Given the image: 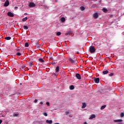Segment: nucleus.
Here are the masks:
<instances>
[{"mask_svg":"<svg viewBox=\"0 0 124 124\" xmlns=\"http://www.w3.org/2000/svg\"><path fill=\"white\" fill-rule=\"evenodd\" d=\"M80 9L81 11H84V10H85V7H84L83 6H81L80 7Z\"/></svg>","mask_w":124,"mask_h":124,"instance_id":"obj_22","label":"nucleus"},{"mask_svg":"<svg viewBox=\"0 0 124 124\" xmlns=\"http://www.w3.org/2000/svg\"><path fill=\"white\" fill-rule=\"evenodd\" d=\"M25 46L26 47H28L29 46V43H26L25 45Z\"/></svg>","mask_w":124,"mask_h":124,"instance_id":"obj_30","label":"nucleus"},{"mask_svg":"<svg viewBox=\"0 0 124 124\" xmlns=\"http://www.w3.org/2000/svg\"><path fill=\"white\" fill-rule=\"evenodd\" d=\"M36 6L35 3L33 2H30L29 5V7H35Z\"/></svg>","mask_w":124,"mask_h":124,"instance_id":"obj_2","label":"nucleus"},{"mask_svg":"<svg viewBox=\"0 0 124 124\" xmlns=\"http://www.w3.org/2000/svg\"><path fill=\"white\" fill-rule=\"evenodd\" d=\"M1 123H2V120H0V124H1Z\"/></svg>","mask_w":124,"mask_h":124,"instance_id":"obj_39","label":"nucleus"},{"mask_svg":"<svg viewBox=\"0 0 124 124\" xmlns=\"http://www.w3.org/2000/svg\"><path fill=\"white\" fill-rule=\"evenodd\" d=\"M108 73H109V71L108 70H106V71H103V74H104V75H105L106 74H108Z\"/></svg>","mask_w":124,"mask_h":124,"instance_id":"obj_13","label":"nucleus"},{"mask_svg":"<svg viewBox=\"0 0 124 124\" xmlns=\"http://www.w3.org/2000/svg\"><path fill=\"white\" fill-rule=\"evenodd\" d=\"M77 54H80V53L79 52V51H77Z\"/></svg>","mask_w":124,"mask_h":124,"instance_id":"obj_41","label":"nucleus"},{"mask_svg":"<svg viewBox=\"0 0 124 124\" xmlns=\"http://www.w3.org/2000/svg\"><path fill=\"white\" fill-rule=\"evenodd\" d=\"M68 114H69V111H66L65 112V115H68Z\"/></svg>","mask_w":124,"mask_h":124,"instance_id":"obj_34","label":"nucleus"},{"mask_svg":"<svg viewBox=\"0 0 124 124\" xmlns=\"http://www.w3.org/2000/svg\"><path fill=\"white\" fill-rule=\"evenodd\" d=\"M23 29H24V30H26V31L28 30L29 29V27H28V26L24 25L23 26Z\"/></svg>","mask_w":124,"mask_h":124,"instance_id":"obj_18","label":"nucleus"},{"mask_svg":"<svg viewBox=\"0 0 124 124\" xmlns=\"http://www.w3.org/2000/svg\"><path fill=\"white\" fill-rule=\"evenodd\" d=\"M8 16H9V17H14V14H13L12 13L9 12L7 13Z\"/></svg>","mask_w":124,"mask_h":124,"instance_id":"obj_5","label":"nucleus"},{"mask_svg":"<svg viewBox=\"0 0 124 124\" xmlns=\"http://www.w3.org/2000/svg\"><path fill=\"white\" fill-rule=\"evenodd\" d=\"M113 75H114V73H111L110 74H109V76L111 77V76H113Z\"/></svg>","mask_w":124,"mask_h":124,"instance_id":"obj_33","label":"nucleus"},{"mask_svg":"<svg viewBox=\"0 0 124 124\" xmlns=\"http://www.w3.org/2000/svg\"><path fill=\"white\" fill-rule=\"evenodd\" d=\"M46 124H52V123H53V121L47 120H46Z\"/></svg>","mask_w":124,"mask_h":124,"instance_id":"obj_11","label":"nucleus"},{"mask_svg":"<svg viewBox=\"0 0 124 124\" xmlns=\"http://www.w3.org/2000/svg\"><path fill=\"white\" fill-rule=\"evenodd\" d=\"M76 77L78 79V80H81V75L79 74H76Z\"/></svg>","mask_w":124,"mask_h":124,"instance_id":"obj_6","label":"nucleus"},{"mask_svg":"<svg viewBox=\"0 0 124 124\" xmlns=\"http://www.w3.org/2000/svg\"><path fill=\"white\" fill-rule=\"evenodd\" d=\"M95 48L93 46H90L89 48V51L90 53H94L95 52Z\"/></svg>","mask_w":124,"mask_h":124,"instance_id":"obj_1","label":"nucleus"},{"mask_svg":"<svg viewBox=\"0 0 124 124\" xmlns=\"http://www.w3.org/2000/svg\"><path fill=\"white\" fill-rule=\"evenodd\" d=\"M40 104H41L42 105L43 104V102H40Z\"/></svg>","mask_w":124,"mask_h":124,"instance_id":"obj_38","label":"nucleus"},{"mask_svg":"<svg viewBox=\"0 0 124 124\" xmlns=\"http://www.w3.org/2000/svg\"><path fill=\"white\" fill-rule=\"evenodd\" d=\"M69 61L72 63H74L75 61L73 60V59H72V58H70Z\"/></svg>","mask_w":124,"mask_h":124,"instance_id":"obj_20","label":"nucleus"},{"mask_svg":"<svg viewBox=\"0 0 124 124\" xmlns=\"http://www.w3.org/2000/svg\"><path fill=\"white\" fill-rule=\"evenodd\" d=\"M93 18H94V19H97V18H98V14H97V13H95L93 15Z\"/></svg>","mask_w":124,"mask_h":124,"instance_id":"obj_3","label":"nucleus"},{"mask_svg":"<svg viewBox=\"0 0 124 124\" xmlns=\"http://www.w3.org/2000/svg\"><path fill=\"white\" fill-rule=\"evenodd\" d=\"M17 8V7H15V9H16Z\"/></svg>","mask_w":124,"mask_h":124,"instance_id":"obj_42","label":"nucleus"},{"mask_svg":"<svg viewBox=\"0 0 124 124\" xmlns=\"http://www.w3.org/2000/svg\"><path fill=\"white\" fill-rule=\"evenodd\" d=\"M87 107V104L86 103H82V106L81 107L82 109H84Z\"/></svg>","mask_w":124,"mask_h":124,"instance_id":"obj_8","label":"nucleus"},{"mask_svg":"<svg viewBox=\"0 0 124 124\" xmlns=\"http://www.w3.org/2000/svg\"><path fill=\"white\" fill-rule=\"evenodd\" d=\"M69 89L71 91H72V90H74V85H71L69 86Z\"/></svg>","mask_w":124,"mask_h":124,"instance_id":"obj_15","label":"nucleus"},{"mask_svg":"<svg viewBox=\"0 0 124 124\" xmlns=\"http://www.w3.org/2000/svg\"><path fill=\"white\" fill-rule=\"evenodd\" d=\"M39 62H44V60H43L42 58H39Z\"/></svg>","mask_w":124,"mask_h":124,"instance_id":"obj_19","label":"nucleus"},{"mask_svg":"<svg viewBox=\"0 0 124 124\" xmlns=\"http://www.w3.org/2000/svg\"><path fill=\"white\" fill-rule=\"evenodd\" d=\"M93 81L96 83V84H98V83H99V78H95L93 79Z\"/></svg>","mask_w":124,"mask_h":124,"instance_id":"obj_4","label":"nucleus"},{"mask_svg":"<svg viewBox=\"0 0 124 124\" xmlns=\"http://www.w3.org/2000/svg\"><path fill=\"white\" fill-rule=\"evenodd\" d=\"M44 116H45V117H47L48 116V114L46 112H44L43 113Z\"/></svg>","mask_w":124,"mask_h":124,"instance_id":"obj_29","label":"nucleus"},{"mask_svg":"<svg viewBox=\"0 0 124 124\" xmlns=\"http://www.w3.org/2000/svg\"><path fill=\"white\" fill-rule=\"evenodd\" d=\"M18 115H19L18 113H15L14 114L13 116L14 117H18Z\"/></svg>","mask_w":124,"mask_h":124,"instance_id":"obj_27","label":"nucleus"},{"mask_svg":"<svg viewBox=\"0 0 124 124\" xmlns=\"http://www.w3.org/2000/svg\"><path fill=\"white\" fill-rule=\"evenodd\" d=\"M20 85H22V83H20Z\"/></svg>","mask_w":124,"mask_h":124,"instance_id":"obj_44","label":"nucleus"},{"mask_svg":"<svg viewBox=\"0 0 124 124\" xmlns=\"http://www.w3.org/2000/svg\"><path fill=\"white\" fill-rule=\"evenodd\" d=\"M25 67H26L25 66H22V69H24Z\"/></svg>","mask_w":124,"mask_h":124,"instance_id":"obj_37","label":"nucleus"},{"mask_svg":"<svg viewBox=\"0 0 124 124\" xmlns=\"http://www.w3.org/2000/svg\"><path fill=\"white\" fill-rule=\"evenodd\" d=\"M34 103H36V102H37V99H35V100L34 101Z\"/></svg>","mask_w":124,"mask_h":124,"instance_id":"obj_35","label":"nucleus"},{"mask_svg":"<svg viewBox=\"0 0 124 124\" xmlns=\"http://www.w3.org/2000/svg\"><path fill=\"white\" fill-rule=\"evenodd\" d=\"M46 105L48 106H50V103H49V102H47L46 103Z\"/></svg>","mask_w":124,"mask_h":124,"instance_id":"obj_32","label":"nucleus"},{"mask_svg":"<svg viewBox=\"0 0 124 124\" xmlns=\"http://www.w3.org/2000/svg\"><path fill=\"white\" fill-rule=\"evenodd\" d=\"M62 34V33L61 32H57L56 33V35H57V36H60V35H61Z\"/></svg>","mask_w":124,"mask_h":124,"instance_id":"obj_23","label":"nucleus"},{"mask_svg":"<svg viewBox=\"0 0 124 124\" xmlns=\"http://www.w3.org/2000/svg\"><path fill=\"white\" fill-rule=\"evenodd\" d=\"M5 39H6V40H10L11 37H6L5 38Z\"/></svg>","mask_w":124,"mask_h":124,"instance_id":"obj_21","label":"nucleus"},{"mask_svg":"<svg viewBox=\"0 0 124 124\" xmlns=\"http://www.w3.org/2000/svg\"><path fill=\"white\" fill-rule=\"evenodd\" d=\"M71 33V31H68L66 32V33L65 34L66 36L69 35Z\"/></svg>","mask_w":124,"mask_h":124,"instance_id":"obj_16","label":"nucleus"},{"mask_svg":"<svg viewBox=\"0 0 124 124\" xmlns=\"http://www.w3.org/2000/svg\"><path fill=\"white\" fill-rule=\"evenodd\" d=\"M95 118V115L92 114L91 115V116L89 118V120H93V119H94Z\"/></svg>","mask_w":124,"mask_h":124,"instance_id":"obj_10","label":"nucleus"},{"mask_svg":"<svg viewBox=\"0 0 124 124\" xmlns=\"http://www.w3.org/2000/svg\"><path fill=\"white\" fill-rule=\"evenodd\" d=\"M59 71H60V67L57 66L56 68V69H55V72L58 73V72H59Z\"/></svg>","mask_w":124,"mask_h":124,"instance_id":"obj_12","label":"nucleus"},{"mask_svg":"<svg viewBox=\"0 0 124 124\" xmlns=\"http://www.w3.org/2000/svg\"><path fill=\"white\" fill-rule=\"evenodd\" d=\"M9 5V1L8 0L6 1L4 4V6L7 7Z\"/></svg>","mask_w":124,"mask_h":124,"instance_id":"obj_9","label":"nucleus"},{"mask_svg":"<svg viewBox=\"0 0 124 124\" xmlns=\"http://www.w3.org/2000/svg\"><path fill=\"white\" fill-rule=\"evenodd\" d=\"M102 11L103 12H105V13H107V12H108V10L105 8H104L103 9H102Z\"/></svg>","mask_w":124,"mask_h":124,"instance_id":"obj_14","label":"nucleus"},{"mask_svg":"<svg viewBox=\"0 0 124 124\" xmlns=\"http://www.w3.org/2000/svg\"><path fill=\"white\" fill-rule=\"evenodd\" d=\"M124 113H123V112H122V113L120 114V117H121V118H123V117H124Z\"/></svg>","mask_w":124,"mask_h":124,"instance_id":"obj_28","label":"nucleus"},{"mask_svg":"<svg viewBox=\"0 0 124 124\" xmlns=\"http://www.w3.org/2000/svg\"><path fill=\"white\" fill-rule=\"evenodd\" d=\"M53 60H54V58H53L52 57H51L50 58V61H53Z\"/></svg>","mask_w":124,"mask_h":124,"instance_id":"obj_36","label":"nucleus"},{"mask_svg":"<svg viewBox=\"0 0 124 124\" xmlns=\"http://www.w3.org/2000/svg\"><path fill=\"white\" fill-rule=\"evenodd\" d=\"M25 14H26V15H28V14H27V13H26Z\"/></svg>","mask_w":124,"mask_h":124,"instance_id":"obj_43","label":"nucleus"},{"mask_svg":"<svg viewBox=\"0 0 124 124\" xmlns=\"http://www.w3.org/2000/svg\"><path fill=\"white\" fill-rule=\"evenodd\" d=\"M106 107V105L102 106L101 107L100 109H101V110H103V109H104Z\"/></svg>","mask_w":124,"mask_h":124,"instance_id":"obj_24","label":"nucleus"},{"mask_svg":"<svg viewBox=\"0 0 124 124\" xmlns=\"http://www.w3.org/2000/svg\"><path fill=\"white\" fill-rule=\"evenodd\" d=\"M17 56H21V54L20 52H17L16 53Z\"/></svg>","mask_w":124,"mask_h":124,"instance_id":"obj_31","label":"nucleus"},{"mask_svg":"<svg viewBox=\"0 0 124 124\" xmlns=\"http://www.w3.org/2000/svg\"><path fill=\"white\" fill-rule=\"evenodd\" d=\"M27 20H28V17H27L22 19L23 22H25V21H27Z\"/></svg>","mask_w":124,"mask_h":124,"instance_id":"obj_25","label":"nucleus"},{"mask_svg":"<svg viewBox=\"0 0 124 124\" xmlns=\"http://www.w3.org/2000/svg\"><path fill=\"white\" fill-rule=\"evenodd\" d=\"M53 75H54V76H57V75L56 74H55V73L53 74Z\"/></svg>","mask_w":124,"mask_h":124,"instance_id":"obj_40","label":"nucleus"},{"mask_svg":"<svg viewBox=\"0 0 124 124\" xmlns=\"http://www.w3.org/2000/svg\"><path fill=\"white\" fill-rule=\"evenodd\" d=\"M29 66H33V64H32V62H30L29 64Z\"/></svg>","mask_w":124,"mask_h":124,"instance_id":"obj_26","label":"nucleus"},{"mask_svg":"<svg viewBox=\"0 0 124 124\" xmlns=\"http://www.w3.org/2000/svg\"><path fill=\"white\" fill-rule=\"evenodd\" d=\"M61 20L62 23L65 22V18H64V17H62Z\"/></svg>","mask_w":124,"mask_h":124,"instance_id":"obj_17","label":"nucleus"},{"mask_svg":"<svg viewBox=\"0 0 124 124\" xmlns=\"http://www.w3.org/2000/svg\"><path fill=\"white\" fill-rule=\"evenodd\" d=\"M113 122L114 123H121V122H123V120L122 119L115 120H113Z\"/></svg>","mask_w":124,"mask_h":124,"instance_id":"obj_7","label":"nucleus"}]
</instances>
